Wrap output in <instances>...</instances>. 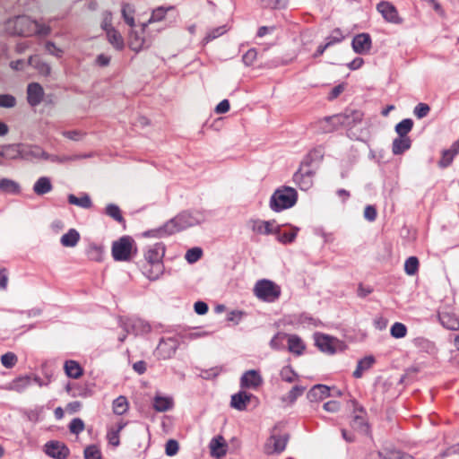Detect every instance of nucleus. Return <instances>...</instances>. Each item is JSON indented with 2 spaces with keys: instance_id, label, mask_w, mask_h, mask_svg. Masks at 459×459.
<instances>
[{
  "instance_id": "a878e982",
  "label": "nucleus",
  "mask_w": 459,
  "mask_h": 459,
  "mask_svg": "<svg viewBox=\"0 0 459 459\" xmlns=\"http://www.w3.org/2000/svg\"><path fill=\"white\" fill-rule=\"evenodd\" d=\"M210 449L212 456L220 458L226 455V444L222 437H213L210 442Z\"/></svg>"
},
{
  "instance_id": "c85d7f7f",
  "label": "nucleus",
  "mask_w": 459,
  "mask_h": 459,
  "mask_svg": "<svg viewBox=\"0 0 459 459\" xmlns=\"http://www.w3.org/2000/svg\"><path fill=\"white\" fill-rule=\"evenodd\" d=\"M375 363V358L373 356H366L358 361L357 368L353 372L355 378H360L363 373L368 370Z\"/></svg>"
},
{
  "instance_id": "a211bd4d",
  "label": "nucleus",
  "mask_w": 459,
  "mask_h": 459,
  "mask_svg": "<svg viewBox=\"0 0 459 459\" xmlns=\"http://www.w3.org/2000/svg\"><path fill=\"white\" fill-rule=\"evenodd\" d=\"M44 90L38 82H31L27 88V100L30 106H38L43 99Z\"/></svg>"
},
{
  "instance_id": "4c0bfd02",
  "label": "nucleus",
  "mask_w": 459,
  "mask_h": 459,
  "mask_svg": "<svg viewBox=\"0 0 459 459\" xmlns=\"http://www.w3.org/2000/svg\"><path fill=\"white\" fill-rule=\"evenodd\" d=\"M412 127V119L405 118L395 126V132L399 136H408L407 134L411 131Z\"/></svg>"
},
{
  "instance_id": "774afa93",
  "label": "nucleus",
  "mask_w": 459,
  "mask_h": 459,
  "mask_svg": "<svg viewBox=\"0 0 459 459\" xmlns=\"http://www.w3.org/2000/svg\"><path fill=\"white\" fill-rule=\"evenodd\" d=\"M101 28L107 32L112 27V13L109 11H105L102 13Z\"/></svg>"
},
{
  "instance_id": "864d4df0",
  "label": "nucleus",
  "mask_w": 459,
  "mask_h": 459,
  "mask_svg": "<svg viewBox=\"0 0 459 459\" xmlns=\"http://www.w3.org/2000/svg\"><path fill=\"white\" fill-rule=\"evenodd\" d=\"M390 333L394 338H403L407 333V328L403 324L396 322L391 326Z\"/></svg>"
},
{
  "instance_id": "f03ea898",
  "label": "nucleus",
  "mask_w": 459,
  "mask_h": 459,
  "mask_svg": "<svg viewBox=\"0 0 459 459\" xmlns=\"http://www.w3.org/2000/svg\"><path fill=\"white\" fill-rule=\"evenodd\" d=\"M164 254L165 247L161 243L154 244L145 252L146 264L143 266V273L151 281L157 280L163 273L162 258Z\"/></svg>"
},
{
  "instance_id": "8fccbe9b",
  "label": "nucleus",
  "mask_w": 459,
  "mask_h": 459,
  "mask_svg": "<svg viewBox=\"0 0 459 459\" xmlns=\"http://www.w3.org/2000/svg\"><path fill=\"white\" fill-rule=\"evenodd\" d=\"M258 4L263 8H283L285 7L288 0H257Z\"/></svg>"
},
{
  "instance_id": "338daca9",
  "label": "nucleus",
  "mask_w": 459,
  "mask_h": 459,
  "mask_svg": "<svg viewBox=\"0 0 459 459\" xmlns=\"http://www.w3.org/2000/svg\"><path fill=\"white\" fill-rule=\"evenodd\" d=\"M281 377L283 381L292 383L296 378V374L290 368H283L281 371Z\"/></svg>"
},
{
  "instance_id": "a19ab883",
  "label": "nucleus",
  "mask_w": 459,
  "mask_h": 459,
  "mask_svg": "<svg viewBox=\"0 0 459 459\" xmlns=\"http://www.w3.org/2000/svg\"><path fill=\"white\" fill-rule=\"evenodd\" d=\"M457 145L458 144L455 143V144H454L452 150H447V151L444 152L443 157H442V159L439 161V166L440 167L446 168V167H447V166H449L451 164V162H452V160L454 159V156L455 154H457L458 152H459V147Z\"/></svg>"
},
{
  "instance_id": "0e129e2a",
  "label": "nucleus",
  "mask_w": 459,
  "mask_h": 459,
  "mask_svg": "<svg viewBox=\"0 0 459 459\" xmlns=\"http://www.w3.org/2000/svg\"><path fill=\"white\" fill-rule=\"evenodd\" d=\"M84 429V423L83 421L79 419L75 418L74 419L70 424H69V430L74 434H79L82 432Z\"/></svg>"
},
{
  "instance_id": "bb28decb",
  "label": "nucleus",
  "mask_w": 459,
  "mask_h": 459,
  "mask_svg": "<svg viewBox=\"0 0 459 459\" xmlns=\"http://www.w3.org/2000/svg\"><path fill=\"white\" fill-rule=\"evenodd\" d=\"M286 338H288L289 351L296 355H301L305 350V345L302 340L296 334H287Z\"/></svg>"
},
{
  "instance_id": "5701e85b",
  "label": "nucleus",
  "mask_w": 459,
  "mask_h": 459,
  "mask_svg": "<svg viewBox=\"0 0 459 459\" xmlns=\"http://www.w3.org/2000/svg\"><path fill=\"white\" fill-rule=\"evenodd\" d=\"M330 395V389L325 385H316L307 393L310 402H317Z\"/></svg>"
},
{
  "instance_id": "2eb2a0df",
  "label": "nucleus",
  "mask_w": 459,
  "mask_h": 459,
  "mask_svg": "<svg viewBox=\"0 0 459 459\" xmlns=\"http://www.w3.org/2000/svg\"><path fill=\"white\" fill-rule=\"evenodd\" d=\"M122 326L127 333L130 332L134 334L146 333L151 330L149 324L141 319H127L122 323Z\"/></svg>"
},
{
  "instance_id": "6ab92c4d",
  "label": "nucleus",
  "mask_w": 459,
  "mask_h": 459,
  "mask_svg": "<svg viewBox=\"0 0 459 459\" xmlns=\"http://www.w3.org/2000/svg\"><path fill=\"white\" fill-rule=\"evenodd\" d=\"M274 221L253 220L250 221L252 230L257 234L269 235L274 233Z\"/></svg>"
},
{
  "instance_id": "680f3d73",
  "label": "nucleus",
  "mask_w": 459,
  "mask_h": 459,
  "mask_svg": "<svg viewBox=\"0 0 459 459\" xmlns=\"http://www.w3.org/2000/svg\"><path fill=\"white\" fill-rule=\"evenodd\" d=\"M344 36L340 29H335L332 31L331 35L326 38V43L332 46L335 43H339L343 39Z\"/></svg>"
},
{
  "instance_id": "e2e57ef3",
  "label": "nucleus",
  "mask_w": 459,
  "mask_h": 459,
  "mask_svg": "<svg viewBox=\"0 0 459 459\" xmlns=\"http://www.w3.org/2000/svg\"><path fill=\"white\" fill-rule=\"evenodd\" d=\"M257 57V52L255 48H250L242 56L243 63L247 65H252Z\"/></svg>"
},
{
  "instance_id": "ea45409f",
  "label": "nucleus",
  "mask_w": 459,
  "mask_h": 459,
  "mask_svg": "<svg viewBox=\"0 0 459 459\" xmlns=\"http://www.w3.org/2000/svg\"><path fill=\"white\" fill-rule=\"evenodd\" d=\"M378 455L381 459H413L411 455L397 450H384Z\"/></svg>"
},
{
  "instance_id": "423d86ee",
  "label": "nucleus",
  "mask_w": 459,
  "mask_h": 459,
  "mask_svg": "<svg viewBox=\"0 0 459 459\" xmlns=\"http://www.w3.org/2000/svg\"><path fill=\"white\" fill-rule=\"evenodd\" d=\"M7 149L13 150L15 154L12 155L11 159H24L31 160L33 159L48 160L49 155L38 145H8Z\"/></svg>"
},
{
  "instance_id": "3c124183",
  "label": "nucleus",
  "mask_w": 459,
  "mask_h": 459,
  "mask_svg": "<svg viewBox=\"0 0 459 459\" xmlns=\"http://www.w3.org/2000/svg\"><path fill=\"white\" fill-rule=\"evenodd\" d=\"M18 361L17 356L13 352H6L1 356V363L5 368H13Z\"/></svg>"
},
{
  "instance_id": "49530a36",
  "label": "nucleus",
  "mask_w": 459,
  "mask_h": 459,
  "mask_svg": "<svg viewBox=\"0 0 459 459\" xmlns=\"http://www.w3.org/2000/svg\"><path fill=\"white\" fill-rule=\"evenodd\" d=\"M228 29L226 28V25L219 26L217 28H214L211 30H209L206 33V36L204 38V43H208L218 37L225 34L227 32Z\"/></svg>"
},
{
  "instance_id": "cd10ccee",
  "label": "nucleus",
  "mask_w": 459,
  "mask_h": 459,
  "mask_svg": "<svg viewBox=\"0 0 459 459\" xmlns=\"http://www.w3.org/2000/svg\"><path fill=\"white\" fill-rule=\"evenodd\" d=\"M53 188L50 178L48 177H40L33 186V191L38 195H43L49 193Z\"/></svg>"
},
{
  "instance_id": "37998d69",
  "label": "nucleus",
  "mask_w": 459,
  "mask_h": 459,
  "mask_svg": "<svg viewBox=\"0 0 459 459\" xmlns=\"http://www.w3.org/2000/svg\"><path fill=\"white\" fill-rule=\"evenodd\" d=\"M128 409V403L125 396H119L113 402V411L115 414L123 415Z\"/></svg>"
},
{
  "instance_id": "f704fd0d",
  "label": "nucleus",
  "mask_w": 459,
  "mask_h": 459,
  "mask_svg": "<svg viewBox=\"0 0 459 459\" xmlns=\"http://www.w3.org/2000/svg\"><path fill=\"white\" fill-rule=\"evenodd\" d=\"M125 426L126 423L121 421L117 425L116 428H111L108 431L107 437L110 445L117 446L120 444L119 433L125 428Z\"/></svg>"
},
{
  "instance_id": "412c9836",
  "label": "nucleus",
  "mask_w": 459,
  "mask_h": 459,
  "mask_svg": "<svg viewBox=\"0 0 459 459\" xmlns=\"http://www.w3.org/2000/svg\"><path fill=\"white\" fill-rule=\"evenodd\" d=\"M438 319L445 328L452 331L459 330V318L454 313L447 311L439 312Z\"/></svg>"
},
{
  "instance_id": "c03bdc74",
  "label": "nucleus",
  "mask_w": 459,
  "mask_h": 459,
  "mask_svg": "<svg viewBox=\"0 0 459 459\" xmlns=\"http://www.w3.org/2000/svg\"><path fill=\"white\" fill-rule=\"evenodd\" d=\"M419 270V259L416 256H410L404 263V271L408 275H415Z\"/></svg>"
},
{
  "instance_id": "58836bf2",
  "label": "nucleus",
  "mask_w": 459,
  "mask_h": 459,
  "mask_svg": "<svg viewBox=\"0 0 459 459\" xmlns=\"http://www.w3.org/2000/svg\"><path fill=\"white\" fill-rule=\"evenodd\" d=\"M304 391L305 387L301 385H295L286 395L282 396L281 401L292 404L299 396L303 394Z\"/></svg>"
},
{
  "instance_id": "aec40b11",
  "label": "nucleus",
  "mask_w": 459,
  "mask_h": 459,
  "mask_svg": "<svg viewBox=\"0 0 459 459\" xmlns=\"http://www.w3.org/2000/svg\"><path fill=\"white\" fill-rule=\"evenodd\" d=\"M342 126L338 115L326 117L317 122V129L324 134L331 133Z\"/></svg>"
},
{
  "instance_id": "603ef678",
  "label": "nucleus",
  "mask_w": 459,
  "mask_h": 459,
  "mask_svg": "<svg viewBox=\"0 0 459 459\" xmlns=\"http://www.w3.org/2000/svg\"><path fill=\"white\" fill-rule=\"evenodd\" d=\"M298 230V228H294L291 231L282 233L277 230V238L283 244L291 243L295 239Z\"/></svg>"
},
{
  "instance_id": "7c9ffc66",
  "label": "nucleus",
  "mask_w": 459,
  "mask_h": 459,
  "mask_svg": "<svg viewBox=\"0 0 459 459\" xmlns=\"http://www.w3.org/2000/svg\"><path fill=\"white\" fill-rule=\"evenodd\" d=\"M79 240H80L79 232L74 229H71L68 230L67 233L64 234L61 237L60 242L64 247H74L77 245Z\"/></svg>"
},
{
  "instance_id": "4be33fe9",
  "label": "nucleus",
  "mask_w": 459,
  "mask_h": 459,
  "mask_svg": "<svg viewBox=\"0 0 459 459\" xmlns=\"http://www.w3.org/2000/svg\"><path fill=\"white\" fill-rule=\"evenodd\" d=\"M252 396L251 394L240 391L231 396L230 405L238 411H244L247 409Z\"/></svg>"
},
{
  "instance_id": "2f4dec72",
  "label": "nucleus",
  "mask_w": 459,
  "mask_h": 459,
  "mask_svg": "<svg viewBox=\"0 0 459 459\" xmlns=\"http://www.w3.org/2000/svg\"><path fill=\"white\" fill-rule=\"evenodd\" d=\"M64 368L69 377L77 379L82 375V368L75 360H66Z\"/></svg>"
},
{
  "instance_id": "6e6552de",
  "label": "nucleus",
  "mask_w": 459,
  "mask_h": 459,
  "mask_svg": "<svg viewBox=\"0 0 459 459\" xmlns=\"http://www.w3.org/2000/svg\"><path fill=\"white\" fill-rule=\"evenodd\" d=\"M315 342L316 347L327 354H334L344 350L345 345L337 338L324 333H316Z\"/></svg>"
},
{
  "instance_id": "7ed1b4c3",
  "label": "nucleus",
  "mask_w": 459,
  "mask_h": 459,
  "mask_svg": "<svg viewBox=\"0 0 459 459\" xmlns=\"http://www.w3.org/2000/svg\"><path fill=\"white\" fill-rule=\"evenodd\" d=\"M203 220V216L199 212H183L169 221L160 231L171 235L189 227L195 226L201 223Z\"/></svg>"
},
{
  "instance_id": "20e7f679",
  "label": "nucleus",
  "mask_w": 459,
  "mask_h": 459,
  "mask_svg": "<svg viewBox=\"0 0 459 459\" xmlns=\"http://www.w3.org/2000/svg\"><path fill=\"white\" fill-rule=\"evenodd\" d=\"M298 200L297 191L290 186H281L277 188L270 198V208L273 212H281L291 208Z\"/></svg>"
},
{
  "instance_id": "13d9d810",
  "label": "nucleus",
  "mask_w": 459,
  "mask_h": 459,
  "mask_svg": "<svg viewBox=\"0 0 459 459\" xmlns=\"http://www.w3.org/2000/svg\"><path fill=\"white\" fill-rule=\"evenodd\" d=\"M429 111L430 108L428 104L419 103L418 105L415 106L413 109V114L417 118L421 119L426 117Z\"/></svg>"
},
{
  "instance_id": "c9c22d12",
  "label": "nucleus",
  "mask_w": 459,
  "mask_h": 459,
  "mask_svg": "<svg viewBox=\"0 0 459 459\" xmlns=\"http://www.w3.org/2000/svg\"><path fill=\"white\" fill-rule=\"evenodd\" d=\"M143 38L137 31L132 30L129 34L130 48L135 52H138L143 48Z\"/></svg>"
},
{
  "instance_id": "6e6d98bb",
  "label": "nucleus",
  "mask_w": 459,
  "mask_h": 459,
  "mask_svg": "<svg viewBox=\"0 0 459 459\" xmlns=\"http://www.w3.org/2000/svg\"><path fill=\"white\" fill-rule=\"evenodd\" d=\"M203 255V251L200 247H193L186 251V259L188 263L194 264L197 262Z\"/></svg>"
},
{
  "instance_id": "9d476101",
  "label": "nucleus",
  "mask_w": 459,
  "mask_h": 459,
  "mask_svg": "<svg viewBox=\"0 0 459 459\" xmlns=\"http://www.w3.org/2000/svg\"><path fill=\"white\" fill-rule=\"evenodd\" d=\"M289 437L272 435L264 444V453L267 455L281 453L287 445Z\"/></svg>"
},
{
  "instance_id": "a18cd8bd",
  "label": "nucleus",
  "mask_w": 459,
  "mask_h": 459,
  "mask_svg": "<svg viewBox=\"0 0 459 459\" xmlns=\"http://www.w3.org/2000/svg\"><path fill=\"white\" fill-rule=\"evenodd\" d=\"M171 9H173L172 6H169L167 8H165L163 6L157 7L156 9H154L152 11V15L148 21V23L158 22L162 21L167 13V12Z\"/></svg>"
},
{
  "instance_id": "f257e3e1",
  "label": "nucleus",
  "mask_w": 459,
  "mask_h": 459,
  "mask_svg": "<svg viewBox=\"0 0 459 459\" xmlns=\"http://www.w3.org/2000/svg\"><path fill=\"white\" fill-rule=\"evenodd\" d=\"M50 30L49 26L39 23L25 15L8 19L4 22V31L12 36H47L50 33Z\"/></svg>"
},
{
  "instance_id": "39448f33",
  "label": "nucleus",
  "mask_w": 459,
  "mask_h": 459,
  "mask_svg": "<svg viewBox=\"0 0 459 459\" xmlns=\"http://www.w3.org/2000/svg\"><path fill=\"white\" fill-rule=\"evenodd\" d=\"M281 290L273 281L262 279L255 282L254 287L255 296L264 302H275L281 296Z\"/></svg>"
},
{
  "instance_id": "5fc2aeb1",
  "label": "nucleus",
  "mask_w": 459,
  "mask_h": 459,
  "mask_svg": "<svg viewBox=\"0 0 459 459\" xmlns=\"http://www.w3.org/2000/svg\"><path fill=\"white\" fill-rule=\"evenodd\" d=\"M287 334L284 333H277L270 341V347L273 350H281L284 348L283 342Z\"/></svg>"
},
{
  "instance_id": "de8ad7c7",
  "label": "nucleus",
  "mask_w": 459,
  "mask_h": 459,
  "mask_svg": "<svg viewBox=\"0 0 459 459\" xmlns=\"http://www.w3.org/2000/svg\"><path fill=\"white\" fill-rule=\"evenodd\" d=\"M105 213L114 219L117 222H124V218L121 214L119 207L116 204H109L106 207Z\"/></svg>"
},
{
  "instance_id": "e433bc0d",
  "label": "nucleus",
  "mask_w": 459,
  "mask_h": 459,
  "mask_svg": "<svg viewBox=\"0 0 459 459\" xmlns=\"http://www.w3.org/2000/svg\"><path fill=\"white\" fill-rule=\"evenodd\" d=\"M68 202L71 204L77 205L82 208H91V200L88 195H83L82 197H77L74 195H68Z\"/></svg>"
},
{
  "instance_id": "69168bd1",
  "label": "nucleus",
  "mask_w": 459,
  "mask_h": 459,
  "mask_svg": "<svg viewBox=\"0 0 459 459\" xmlns=\"http://www.w3.org/2000/svg\"><path fill=\"white\" fill-rule=\"evenodd\" d=\"M178 443L174 439H169L166 443L165 451L166 455L169 456H173L178 452Z\"/></svg>"
},
{
  "instance_id": "9b49d317",
  "label": "nucleus",
  "mask_w": 459,
  "mask_h": 459,
  "mask_svg": "<svg viewBox=\"0 0 459 459\" xmlns=\"http://www.w3.org/2000/svg\"><path fill=\"white\" fill-rule=\"evenodd\" d=\"M377 10L382 14L383 18L394 24L402 23L403 20L400 18L398 12L394 5L386 1H382L377 5Z\"/></svg>"
},
{
  "instance_id": "0eeeda50",
  "label": "nucleus",
  "mask_w": 459,
  "mask_h": 459,
  "mask_svg": "<svg viewBox=\"0 0 459 459\" xmlns=\"http://www.w3.org/2000/svg\"><path fill=\"white\" fill-rule=\"evenodd\" d=\"M134 239L129 236H123L112 244L111 253L116 261H128L132 255Z\"/></svg>"
},
{
  "instance_id": "052dcab7",
  "label": "nucleus",
  "mask_w": 459,
  "mask_h": 459,
  "mask_svg": "<svg viewBox=\"0 0 459 459\" xmlns=\"http://www.w3.org/2000/svg\"><path fill=\"white\" fill-rule=\"evenodd\" d=\"M16 105V100L10 94H0V107L1 108H13Z\"/></svg>"
},
{
  "instance_id": "b1692460",
  "label": "nucleus",
  "mask_w": 459,
  "mask_h": 459,
  "mask_svg": "<svg viewBox=\"0 0 459 459\" xmlns=\"http://www.w3.org/2000/svg\"><path fill=\"white\" fill-rule=\"evenodd\" d=\"M174 402L171 397L156 395L153 398L152 406L156 411L164 412L173 408Z\"/></svg>"
},
{
  "instance_id": "bf43d9fd",
  "label": "nucleus",
  "mask_w": 459,
  "mask_h": 459,
  "mask_svg": "<svg viewBox=\"0 0 459 459\" xmlns=\"http://www.w3.org/2000/svg\"><path fill=\"white\" fill-rule=\"evenodd\" d=\"M85 459H101L100 450L96 446H89L84 449Z\"/></svg>"
},
{
  "instance_id": "f3484780",
  "label": "nucleus",
  "mask_w": 459,
  "mask_h": 459,
  "mask_svg": "<svg viewBox=\"0 0 459 459\" xmlns=\"http://www.w3.org/2000/svg\"><path fill=\"white\" fill-rule=\"evenodd\" d=\"M363 116L360 110H346L342 114H338L340 123L345 127H352L360 123L363 119Z\"/></svg>"
},
{
  "instance_id": "ddd939ff",
  "label": "nucleus",
  "mask_w": 459,
  "mask_h": 459,
  "mask_svg": "<svg viewBox=\"0 0 459 459\" xmlns=\"http://www.w3.org/2000/svg\"><path fill=\"white\" fill-rule=\"evenodd\" d=\"M263 383L259 371L250 369L246 371L240 379V385L245 388L255 389Z\"/></svg>"
},
{
  "instance_id": "4d7b16f0",
  "label": "nucleus",
  "mask_w": 459,
  "mask_h": 459,
  "mask_svg": "<svg viewBox=\"0 0 459 459\" xmlns=\"http://www.w3.org/2000/svg\"><path fill=\"white\" fill-rule=\"evenodd\" d=\"M352 429L366 433L368 431V425L362 416H355L351 421Z\"/></svg>"
},
{
  "instance_id": "473e14b6",
  "label": "nucleus",
  "mask_w": 459,
  "mask_h": 459,
  "mask_svg": "<svg viewBox=\"0 0 459 459\" xmlns=\"http://www.w3.org/2000/svg\"><path fill=\"white\" fill-rule=\"evenodd\" d=\"M107 37L108 42L117 50H121L124 48V39L121 34L114 28H109L107 31Z\"/></svg>"
},
{
  "instance_id": "dca6fc26",
  "label": "nucleus",
  "mask_w": 459,
  "mask_h": 459,
  "mask_svg": "<svg viewBox=\"0 0 459 459\" xmlns=\"http://www.w3.org/2000/svg\"><path fill=\"white\" fill-rule=\"evenodd\" d=\"M371 38L368 33H361L352 39V48L357 54H365L371 48Z\"/></svg>"
},
{
  "instance_id": "f8f14e48",
  "label": "nucleus",
  "mask_w": 459,
  "mask_h": 459,
  "mask_svg": "<svg viewBox=\"0 0 459 459\" xmlns=\"http://www.w3.org/2000/svg\"><path fill=\"white\" fill-rule=\"evenodd\" d=\"M45 453L55 459H65L69 455V449L59 441H49L45 445Z\"/></svg>"
},
{
  "instance_id": "72a5a7b5",
  "label": "nucleus",
  "mask_w": 459,
  "mask_h": 459,
  "mask_svg": "<svg viewBox=\"0 0 459 459\" xmlns=\"http://www.w3.org/2000/svg\"><path fill=\"white\" fill-rule=\"evenodd\" d=\"M28 64L35 67L41 74L48 75L50 74V66L42 62L39 56H31L28 59Z\"/></svg>"
},
{
  "instance_id": "1a4fd4ad",
  "label": "nucleus",
  "mask_w": 459,
  "mask_h": 459,
  "mask_svg": "<svg viewBox=\"0 0 459 459\" xmlns=\"http://www.w3.org/2000/svg\"><path fill=\"white\" fill-rule=\"evenodd\" d=\"M316 171L308 163H302L299 170L293 175V181L301 190H307L313 186Z\"/></svg>"
},
{
  "instance_id": "c756f323",
  "label": "nucleus",
  "mask_w": 459,
  "mask_h": 459,
  "mask_svg": "<svg viewBox=\"0 0 459 459\" xmlns=\"http://www.w3.org/2000/svg\"><path fill=\"white\" fill-rule=\"evenodd\" d=\"M0 190L5 194L19 195L21 193L20 185L12 179H0Z\"/></svg>"
},
{
  "instance_id": "4468645a",
  "label": "nucleus",
  "mask_w": 459,
  "mask_h": 459,
  "mask_svg": "<svg viewBox=\"0 0 459 459\" xmlns=\"http://www.w3.org/2000/svg\"><path fill=\"white\" fill-rule=\"evenodd\" d=\"M177 348L178 342L176 339H162L157 347V353L160 358L164 359H169L175 354Z\"/></svg>"
},
{
  "instance_id": "393cba45",
  "label": "nucleus",
  "mask_w": 459,
  "mask_h": 459,
  "mask_svg": "<svg viewBox=\"0 0 459 459\" xmlns=\"http://www.w3.org/2000/svg\"><path fill=\"white\" fill-rule=\"evenodd\" d=\"M411 145V140L409 136H399L394 139L392 143V152L394 155L403 153L409 150Z\"/></svg>"
},
{
  "instance_id": "09e8293b",
  "label": "nucleus",
  "mask_w": 459,
  "mask_h": 459,
  "mask_svg": "<svg viewBox=\"0 0 459 459\" xmlns=\"http://www.w3.org/2000/svg\"><path fill=\"white\" fill-rule=\"evenodd\" d=\"M134 8L129 4H124L122 6V16L126 22V24H128L130 27L134 26Z\"/></svg>"
},
{
  "instance_id": "79ce46f5",
  "label": "nucleus",
  "mask_w": 459,
  "mask_h": 459,
  "mask_svg": "<svg viewBox=\"0 0 459 459\" xmlns=\"http://www.w3.org/2000/svg\"><path fill=\"white\" fill-rule=\"evenodd\" d=\"M30 384H31V377H30V376L19 377L13 381V389L21 393V392L24 391L28 386H30Z\"/></svg>"
}]
</instances>
